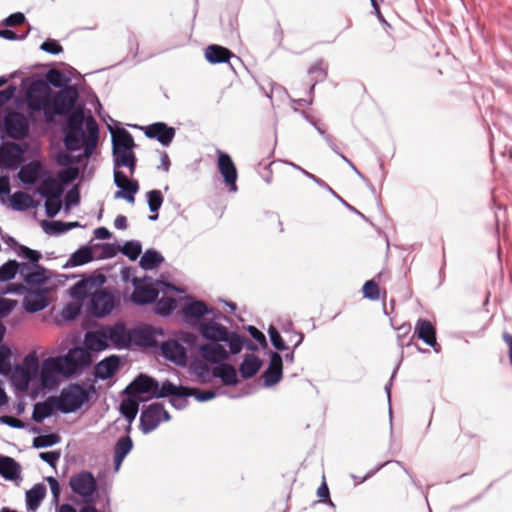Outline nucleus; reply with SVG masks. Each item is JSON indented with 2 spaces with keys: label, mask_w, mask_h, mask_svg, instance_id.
I'll list each match as a JSON object with an SVG mask.
<instances>
[{
  "label": "nucleus",
  "mask_w": 512,
  "mask_h": 512,
  "mask_svg": "<svg viewBox=\"0 0 512 512\" xmlns=\"http://www.w3.org/2000/svg\"><path fill=\"white\" fill-rule=\"evenodd\" d=\"M177 307L176 300L170 297H162L156 300L154 312L160 316L170 315Z\"/></svg>",
  "instance_id": "nucleus-43"
},
{
  "label": "nucleus",
  "mask_w": 512,
  "mask_h": 512,
  "mask_svg": "<svg viewBox=\"0 0 512 512\" xmlns=\"http://www.w3.org/2000/svg\"><path fill=\"white\" fill-rule=\"evenodd\" d=\"M10 201L14 210L25 211L31 207L32 198L25 192H15Z\"/></svg>",
  "instance_id": "nucleus-46"
},
{
  "label": "nucleus",
  "mask_w": 512,
  "mask_h": 512,
  "mask_svg": "<svg viewBox=\"0 0 512 512\" xmlns=\"http://www.w3.org/2000/svg\"><path fill=\"white\" fill-rule=\"evenodd\" d=\"M42 227L49 235H60L73 228L81 227V224L79 222L43 221Z\"/></svg>",
  "instance_id": "nucleus-40"
},
{
  "label": "nucleus",
  "mask_w": 512,
  "mask_h": 512,
  "mask_svg": "<svg viewBox=\"0 0 512 512\" xmlns=\"http://www.w3.org/2000/svg\"><path fill=\"white\" fill-rule=\"evenodd\" d=\"M92 357L88 350L83 348L70 349L66 355L48 357L43 360L40 370V383L44 389L55 388L59 377H70L76 372L89 367Z\"/></svg>",
  "instance_id": "nucleus-1"
},
{
  "label": "nucleus",
  "mask_w": 512,
  "mask_h": 512,
  "mask_svg": "<svg viewBox=\"0 0 512 512\" xmlns=\"http://www.w3.org/2000/svg\"><path fill=\"white\" fill-rule=\"evenodd\" d=\"M283 359L277 352H271L268 367L262 374L263 386L269 388L282 379Z\"/></svg>",
  "instance_id": "nucleus-15"
},
{
  "label": "nucleus",
  "mask_w": 512,
  "mask_h": 512,
  "mask_svg": "<svg viewBox=\"0 0 512 512\" xmlns=\"http://www.w3.org/2000/svg\"><path fill=\"white\" fill-rule=\"evenodd\" d=\"M262 366L261 359L254 354H246L239 366V372L242 378L249 379L255 376Z\"/></svg>",
  "instance_id": "nucleus-33"
},
{
  "label": "nucleus",
  "mask_w": 512,
  "mask_h": 512,
  "mask_svg": "<svg viewBox=\"0 0 512 512\" xmlns=\"http://www.w3.org/2000/svg\"><path fill=\"white\" fill-rule=\"evenodd\" d=\"M362 292L365 298L377 300L379 298V287L373 280L366 281L363 285Z\"/></svg>",
  "instance_id": "nucleus-56"
},
{
  "label": "nucleus",
  "mask_w": 512,
  "mask_h": 512,
  "mask_svg": "<svg viewBox=\"0 0 512 512\" xmlns=\"http://www.w3.org/2000/svg\"><path fill=\"white\" fill-rule=\"evenodd\" d=\"M218 161L217 166L219 173L222 175L229 191L235 193L237 191V169L229 154L217 150Z\"/></svg>",
  "instance_id": "nucleus-14"
},
{
  "label": "nucleus",
  "mask_w": 512,
  "mask_h": 512,
  "mask_svg": "<svg viewBox=\"0 0 512 512\" xmlns=\"http://www.w3.org/2000/svg\"><path fill=\"white\" fill-rule=\"evenodd\" d=\"M164 262V257L155 249H147L140 259V266L144 270H153Z\"/></svg>",
  "instance_id": "nucleus-41"
},
{
  "label": "nucleus",
  "mask_w": 512,
  "mask_h": 512,
  "mask_svg": "<svg viewBox=\"0 0 512 512\" xmlns=\"http://www.w3.org/2000/svg\"><path fill=\"white\" fill-rule=\"evenodd\" d=\"M62 184L55 178L48 177L41 181L36 192L41 197L47 198H60L63 193Z\"/></svg>",
  "instance_id": "nucleus-30"
},
{
  "label": "nucleus",
  "mask_w": 512,
  "mask_h": 512,
  "mask_svg": "<svg viewBox=\"0 0 512 512\" xmlns=\"http://www.w3.org/2000/svg\"><path fill=\"white\" fill-rule=\"evenodd\" d=\"M90 399V390L80 384H70L55 396L58 411L64 414L76 412Z\"/></svg>",
  "instance_id": "nucleus-6"
},
{
  "label": "nucleus",
  "mask_w": 512,
  "mask_h": 512,
  "mask_svg": "<svg viewBox=\"0 0 512 512\" xmlns=\"http://www.w3.org/2000/svg\"><path fill=\"white\" fill-rule=\"evenodd\" d=\"M162 391V383L146 375H138L125 389L130 397H138L141 394H148L151 398H158L156 394Z\"/></svg>",
  "instance_id": "nucleus-9"
},
{
  "label": "nucleus",
  "mask_w": 512,
  "mask_h": 512,
  "mask_svg": "<svg viewBox=\"0 0 512 512\" xmlns=\"http://www.w3.org/2000/svg\"><path fill=\"white\" fill-rule=\"evenodd\" d=\"M182 313L187 321H199L203 316L212 313V310L200 300H195L184 305Z\"/></svg>",
  "instance_id": "nucleus-31"
},
{
  "label": "nucleus",
  "mask_w": 512,
  "mask_h": 512,
  "mask_svg": "<svg viewBox=\"0 0 512 512\" xmlns=\"http://www.w3.org/2000/svg\"><path fill=\"white\" fill-rule=\"evenodd\" d=\"M132 284L134 286V291L131 294V301L133 303L146 305L157 300L159 292L152 287L143 286L140 278L134 277Z\"/></svg>",
  "instance_id": "nucleus-19"
},
{
  "label": "nucleus",
  "mask_w": 512,
  "mask_h": 512,
  "mask_svg": "<svg viewBox=\"0 0 512 512\" xmlns=\"http://www.w3.org/2000/svg\"><path fill=\"white\" fill-rule=\"evenodd\" d=\"M85 345L87 349L96 352L103 351L110 347L105 327L102 326L97 330L87 332L85 334Z\"/></svg>",
  "instance_id": "nucleus-24"
},
{
  "label": "nucleus",
  "mask_w": 512,
  "mask_h": 512,
  "mask_svg": "<svg viewBox=\"0 0 512 512\" xmlns=\"http://www.w3.org/2000/svg\"><path fill=\"white\" fill-rule=\"evenodd\" d=\"M133 448L130 436L121 437L114 446V471H119L125 457Z\"/></svg>",
  "instance_id": "nucleus-32"
},
{
  "label": "nucleus",
  "mask_w": 512,
  "mask_h": 512,
  "mask_svg": "<svg viewBox=\"0 0 512 512\" xmlns=\"http://www.w3.org/2000/svg\"><path fill=\"white\" fill-rule=\"evenodd\" d=\"M170 419L169 413L160 403H153L147 406L140 415V429L147 434L155 430L162 421Z\"/></svg>",
  "instance_id": "nucleus-8"
},
{
  "label": "nucleus",
  "mask_w": 512,
  "mask_h": 512,
  "mask_svg": "<svg viewBox=\"0 0 512 512\" xmlns=\"http://www.w3.org/2000/svg\"><path fill=\"white\" fill-rule=\"evenodd\" d=\"M111 142L113 168L126 167L133 174L136 169L137 160L133 152L135 142L131 133L124 128H119L112 133Z\"/></svg>",
  "instance_id": "nucleus-2"
},
{
  "label": "nucleus",
  "mask_w": 512,
  "mask_h": 512,
  "mask_svg": "<svg viewBox=\"0 0 512 512\" xmlns=\"http://www.w3.org/2000/svg\"><path fill=\"white\" fill-rule=\"evenodd\" d=\"M16 301L0 297V318L7 316L15 307Z\"/></svg>",
  "instance_id": "nucleus-64"
},
{
  "label": "nucleus",
  "mask_w": 512,
  "mask_h": 512,
  "mask_svg": "<svg viewBox=\"0 0 512 512\" xmlns=\"http://www.w3.org/2000/svg\"><path fill=\"white\" fill-rule=\"evenodd\" d=\"M84 110L81 107L75 108L72 111L65 123L64 130L65 136L63 139L64 146L69 151H78L82 148L83 142L86 139L83 130V124L86 123Z\"/></svg>",
  "instance_id": "nucleus-3"
},
{
  "label": "nucleus",
  "mask_w": 512,
  "mask_h": 512,
  "mask_svg": "<svg viewBox=\"0 0 512 512\" xmlns=\"http://www.w3.org/2000/svg\"><path fill=\"white\" fill-rule=\"evenodd\" d=\"M23 365L24 370H27L31 376L35 377L39 370V360L36 353L31 352L27 354L24 357Z\"/></svg>",
  "instance_id": "nucleus-55"
},
{
  "label": "nucleus",
  "mask_w": 512,
  "mask_h": 512,
  "mask_svg": "<svg viewBox=\"0 0 512 512\" xmlns=\"http://www.w3.org/2000/svg\"><path fill=\"white\" fill-rule=\"evenodd\" d=\"M139 185L138 182L133 180L130 181L125 190L117 191L114 195L116 199L123 198L129 203H133L135 201L134 195L138 192Z\"/></svg>",
  "instance_id": "nucleus-53"
},
{
  "label": "nucleus",
  "mask_w": 512,
  "mask_h": 512,
  "mask_svg": "<svg viewBox=\"0 0 512 512\" xmlns=\"http://www.w3.org/2000/svg\"><path fill=\"white\" fill-rule=\"evenodd\" d=\"M55 410H58L55 396H50L46 400L34 404L32 419L37 423H42L46 418L50 417Z\"/></svg>",
  "instance_id": "nucleus-28"
},
{
  "label": "nucleus",
  "mask_w": 512,
  "mask_h": 512,
  "mask_svg": "<svg viewBox=\"0 0 512 512\" xmlns=\"http://www.w3.org/2000/svg\"><path fill=\"white\" fill-rule=\"evenodd\" d=\"M120 251L130 260L135 261L142 252V245L137 240H130L120 247Z\"/></svg>",
  "instance_id": "nucleus-48"
},
{
  "label": "nucleus",
  "mask_w": 512,
  "mask_h": 512,
  "mask_svg": "<svg viewBox=\"0 0 512 512\" xmlns=\"http://www.w3.org/2000/svg\"><path fill=\"white\" fill-rule=\"evenodd\" d=\"M51 94L52 90L46 81L35 80L29 85L26 92V103L30 117L43 112L46 119V112L49 111L51 104Z\"/></svg>",
  "instance_id": "nucleus-4"
},
{
  "label": "nucleus",
  "mask_w": 512,
  "mask_h": 512,
  "mask_svg": "<svg viewBox=\"0 0 512 512\" xmlns=\"http://www.w3.org/2000/svg\"><path fill=\"white\" fill-rule=\"evenodd\" d=\"M162 355L169 361L184 366L187 362V352L183 345L176 340H168L161 345Z\"/></svg>",
  "instance_id": "nucleus-20"
},
{
  "label": "nucleus",
  "mask_w": 512,
  "mask_h": 512,
  "mask_svg": "<svg viewBox=\"0 0 512 512\" xmlns=\"http://www.w3.org/2000/svg\"><path fill=\"white\" fill-rule=\"evenodd\" d=\"M46 481L49 484V487H50V490H51V493H52V497H53V502H54L55 505H58L59 498H60V485H59V482L53 476L47 477Z\"/></svg>",
  "instance_id": "nucleus-62"
},
{
  "label": "nucleus",
  "mask_w": 512,
  "mask_h": 512,
  "mask_svg": "<svg viewBox=\"0 0 512 512\" xmlns=\"http://www.w3.org/2000/svg\"><path fill=\"white\" fill-rule=\"evenodd\" d=\"M79 175V170L77 167H67L65 170H62L58 173L59 182L62 184H68L77 179Z\"/></svg>",
  "instance_id": "nucleus-57"
},
{
  "label": "nucleus",
  "mask_w": 512,
  "mask_h": 512,
  "mask_svg": "<svg viewBox=\"0 0 512 512\" xmlns=\"http://www.w3.org/2000/svg\"><path fill=\"white\" fill-rule=\"evenodd\" d=\"M44 207L48 217H55L61 209L60 198H47Z\"/></svg>",
  "instance_id": "nucleus-58"
},
{
  "label": "nucleus",
  "mask_w": 512,
  "mask_h": 512,
  "mask_svg": "<svg viewBox=\"0 0 512 512\" xmlns=\"http://www.w3.org/2000/svg\"><path fill=\"white\" fill-rule=\"evenodd\" d=\"M60 441L61 437L56 433L39 435L33 439V447L36 449L47 448L58 444Z\"/></svg>",
  "instance_id": "nucleus-47"
},
{
  "label": "nucleus",
  "mask_w": 512,
  "mask_h": 512,
  "mask_svg": "<svg viewBox=\"0 0 512 512\" xmlns=\"http://www.w3.org/2000/svg\"><path fill=\"white\" fill-rule=\"evenodd\" d=\"M119 304V298L106 290H98L90 299V313L98 318L109 315Z\"/></svg>",
  "instance_id": "nucleus-11"
},
{
  "label": "nucleus",
  "mask_w": 512,
  "mask_h": 512,
  "mask_svg": "<svg viewBox=\"0 0 512 512\" xmlns=\"http://www.w3.org/2000/svg\"><path fill=\"white\" fill-rule=\"evenodd\" d=\"M106 282L103 274L91 275L75 283L70 288V295L73 299L83 300L87 297H93L99 288Z\"/></svg>",
  "instance_id": "nucleus-13"
},
{
  "label": "nucleus",
  "mask_w": 512,
  "mask_h": 512,
  "mask_svg": "<svg viewBox=\"0 0 512 512\" xmlns=\"http://www.w3.org/2000/svg\"><path fill=\"white\" fill-rule=\"evenodd\" d=\"M80 202L79 191L76 186L70 189L65 195V207L70 209L73 206L78 205Z\"/></svg>",
  "instance_id": "nucleus-61"
},
{
  "label": "nucleus",
  "mask_w": 512,
  "mask_h": 512,
  "mask_svg": "<svg viewBox=\"0 0 512 512\" xmlns=\"http://www.w3.org/2000/svg\"><path fill=\"white\" fill-rule=\"evenodd\" d=\"M3 129L10 138L21 140L29 133V122L22 113L9 111L3 118Z\"/></svg>",
  "instance_id": "nucleus-10"
},
{
  "label": "nucleus",
  "mask_w": 512,
  "mask_h": 512,
  "mask_svg": "<svg viewBox=\"0 0 512 512\" xmlns=\"http://www.w3.org/2000/svg\"><path fill=\"white\" fill-rule=\"evenodd\" d=\"M48 85H52L56 88H63L68 82V78L59 70H50L47 75Z\"/></svg>",
  "instance_id": "nucleus-54"
},
{
  "label": "nucleus",
  "mask_w": 512,
  "mask_h": 512,
  "mask_svg": "<svg viewBox=\"0 0 512 512\" xmlns=\"http://www.w3.org/2000/svg\"><path fill=\"white\" fill-rule=\"evenodd\" d=\"M45 289L28 290L23 299V307L27 312L35 313L48 306Z\"/></svg>",
  "instance_id": "nucleus-21"
},
{
  "label": "nucleus",
  "mask_w": 512,
  "mask_h": 512,
  "mask_svg": "<svg viewBox=\"0 0 512 512\" xmlns=\"http://www.w3.org/2000/svg\"><path fill=\"white\" fill-rule=\"evenodd\" d=\"M414 334L417 335L426 345L435 348L437 345L436 329L434 325L426 319H418L415 324Z\"/></svg>",
  "instance_id": "nucleus-25"
},
{
  "label": "nucleus",
  "mask_w": 512,
  "mask_h": 512,
  "mask_svg": "<svg viewBox=\"0 0 512 512\" xmlns=\"http://www.w3.org/2000/svg\"><path fill=\"white\" fill-rule=\"evenodd\" d=\"M10 374L12 384L22 392L28 390L31 381L34 378L27 370H24L21 365H15L13 370L11 369Z\"/></svg>",
  "instance_id": "nucleus-36"
},
{
  "label": "nucleus",
  "mask_w": 512,
  "mask_h": 512,
  "mask_svg": "<svg viewBox=\"0 0 512 512\" xmlns=\"http://www.w3.org/2000/svg\"><path fill=\"white\" fill-rule=\"evenodd\" d=\"M11 350L7 346H0V374L7 376L11 372Z\"/></svg>",
  "instance_id": "nucleus-52"
},
{
  "label": "nucleus",
  "mask_w": 512,
  "mask_h": 512,
  "mask_svg": "<svg viewBox=\"0 0 512 512\" xmlns=\"http://www.w3.org/2000/svg\"><path fill=\"white\" fill-rule=\"evenodd\" d=\"M93 251L89 246H82L71 254L64 268L78 267L93 261Z\"/></svg>",
  "instance_id": "nucleus-35"
},
{
  "label": "nucleus",
  "mask_w": 512,
  "mask_h": 512,
  "mask_svg": "<svg viewBox=\"0 0 512 512\" xmlns=\"http://www.w3.org/2000/svg\"><path fill=\"white\" fill-rule=\"evenodd\" d=\"M40 49L52 55H58L63 51L62 46L56 40L53 39H48L44 41L41 44Z\"/></svg>",
  "instance_id": "nucleus-59"
},
{
  "label": "nucleus",
  "mask_w": 512,
  "mask_h": 512,
  "mask_svg": "<svg viewBox=\"0 0 512 512\" xmlns=\"http://www.w3.org/2000/svg\"><path fill=\"white\" fill-rule=\"evenodd\" d=\"M202 357L210 363H220L227 360L228 352L218 342L204 344L200 347Z\"/></svg>",
  "instance_id": "nucleus-27"
},
{
  "label": "nucleus",
  "mask_w": 512,
  "mask_h": 512,
  "mask_svg": "<svg viewBox=\"0 0 512 512\" xmlns=\"http://www.w3.org/2000/svg\"><path fill=\"white\" fill-rule=\"evenodd\" d=\"M78 98L79 93L75 86H64L56 93L54 98L51 97L49 111L46 112V122H54L56 116H69L75 110L74 107Z\"/></svg>",
  "instance_id": "nucleus-5"
},
{
  "label": "nucleus",
  "mask_w": 512,
  "mask_h": 512,
  "mask_svg": "<svg viewBox=\"0 0 512 512\" xmlns=\"http://www.w3.org/2000/svg\"><path fill=\"white\" fill-rule=\"evenodd\" d=\"M108 337L109 345L117 349L126 348L132 342L131 331L123 324L104 326Z\"/></svg>",
  "instance_id": "nucleus-17"
},
{
  "label": "nucleus",
  "mask_w": 512,
  "mask_h": 512,
  "mask_svg": "<svg viewBox=\"0 0 512 512\" xmlns=\"http://www.w3.org/2000/svg\"><path fill=\"white\" fill-rule=\"evenodd\" d=\"M69 486L75 494L83 498L85 505H92L97 481L91 472L84 470L71 476Z\"/></svg>",
  "instance_id": "nucleus-7"
},
{
  "label": "nucleus",
  "mask_w": 512,
  "mask_h": 512,
  "mask_svg": "<svg viewBox=\"0 0 512 512\" xmlns=\"http://www.w3.org/2000/svg\"><path fill=\"white\" fill-rule=\"evenodd\" d=\"M45 268L43 266H39L36 270H34L31 274L27 275V277L23 280L28 290H36L40 289L42 285H44L48 278L45 275Z\"/></svg>",
  "instance_id": "nucleus-42"
},
{
  "label": "nucleus",
  "mask_w": 512,
  "mask_h": 512,
  "mask_svg": "<svg viewBox=\"0 0 512 512\" xmlns=\"http://www.w3.org/2000/svg\"><path fill=\"white\" fill-rule=\"evenodd\" d=\"M19 271V262L16 260H8L0 266V282H8L12 280Z\"/></svg>",
  "instance_id": "nucleus-44"
},
{
  "label": "nucleus",
  "mask_w": 512,
  "mask_h": 512,
  "mask_svg": "<svg viewBox=\"0 0 512 512\" xmlns=\"http://www.w3.org/2000/svg\"><path fill=\"white\" fill-rule=\"evenodd\" d=\"M20 464L9 456H0V475L6 480H15L20 477Z\"/></svg>",
  "instance_id": "nucleus-34"
},
{
  "label": "nucleus",
  "mask_w": 512,
  "mask_h": 512,
  "mask_svg": "<svg viewBox=\"0 0 512 512\" xmlns=\"http://www.w3.org/2000/svg\"><path fill=\"white\" fill-rule=\"evenodd\" d=\"M308 74L311 76V80L313 84L310 88V93H312L315 85L318 82L323 81L327 77V69L324 67L323 60H318L309 70Z\"/></svg>",
  "instance_id": "nucleus-45"
},
{
  "label": "nucleus",
  "mask_w": 512,
  "mask_h": 512,
  "mask_svg": "<svg viewBox=\"0 0 512 512\" xmlns=\"http://www.w3.org/2000/svg\"><path fill=\"white\" fill-rule=\"evenodd\" d=\"M246 341V338L243 336H240L239 334L235 332H229L227 331L226 339L222 340V342H226L229 345L230 352L232 354H238L243 347L244 342Z\"/></svg>",
  "instance_id": "nucleus-49"
},
{
  "label": "nucleus",
  "mask_w": 512,
  "mask_h": 512,
  "mask_svg": "<svg viewBox=\"0 0 512 512\" xmlns=\"http://www.w3.org/2000/svg\"><path fill=\"white\" fill-rule=\"evenodd\" d=\"M271 344L277 349V350H284L286 349V345L280 335V333L277 331V329L273 326H270L268 330Z\"/></svg>",
  "instance_id": "nucleus-60"
},
{
  "label": "nucleus",
  "mask_w": 512,
  "mask_h": 512,
  "mask_svg": "<svg viewBox=\"0 0 512 512\" xmlns=\"http://www.w3.org/2000/svg\"><path fill=\"white\" fill-rule=\"evenodd\" d=\"M46 496V487L36 484L26 492V506L30 511H35Z\"/></svg>",
  "instance_id": "nucleus-38"
},
{
  "label": "nucleus",
  "mask_w": 512,
  "mask_h": 512,
  "mask_svg": "<svg viewBox=\"0 0 512 512\" xmlns=\"http://www.w3.org/2000/svg\"><path fill=\"white\" fill-rule=\"evenodd\" d=\"M120 360L116 355L106 357L96 364L94 376L98 379L106 380L111 378L119 368Z\"/></svg>",
  "instance_id": "nucleus-26"
},
{
  "label": "nucleus",
  "mask_w": 512,
  "mask_h": 512,
  "mask_svg": "<svg viewBox=\"0 0 512 512\" xmlns=\"http://www.w3.org/2000/svg\"><path fill=\"white\" fill-rule=\"evenodd\" d=\"M199 331L202 337L207 340L222 342L226 339L228 329L213 320H209L200 324Z\"/></svg>",
  "instance_id": "nucleus-22"
},
{
  "label": "nucleus",
  "mask_w": 512,
  "mask_h": 512,
  "mask_svg": "<svg viewBox=\"0 0 512 512\" xmlns=\"http://www.w3.org/2000/svg\"><path fill=\"white\" fill-rule=\"evenodd\" d=\"M232 53L219 45H210L206 48L205 58L209 63L218 64L228 62Z\"/></svg>",
  "instance_id": "nucleus-39"
},
{
  "label": "nucleus",
  "mask_w": 512,
  "mask_h": 512,
  "mask_svg": "<svg viewBox=\"0 0 512 512\" xmlns=\"http://www.w3.org/2000/svg\"><path fill=\"white\" fill-rule=\"evenodd\" d=\"M86 131L87 136L82 147L84 148V156L89 158L94 152L99 139L98 124L92 116H88L86 119Z\"/></svg>",
  "instance_id": "nucleus-23"
},
{
  "label": "nucleus",
  "mask_w": 512,
  "mask_h": 512,
  "mask_svg": "<svg viewBox=\"0 0 512 512\" xmlns=\"http://www.w3.org/2000/svg\"><path fill=\"white\" fill-rule=\"evenodd\" d=\"M120 411L122 415L131 424L138 413V403L132 400H123L120 404Z\"/></svg>",
  "instance_id": "nucleus-50"
},
{
  "label": "nucleus",
  "mask_w": 512,
  "mask_h": 512,
  "mask_svg": "<svg viewBox=\"0 0 512 512\" xmlns=\"http://www.w3.org/2000/svg\"><path fill=\"white\" fill-rule=\"evenodd\" d=\"M175 129L164 122H156L145 127L147 138L156 139L163 146H169L175 137Z\"/></svg>",
  "instance_id": "nucleus-16"
},
{
  "label": "nucleus",
  "mask_w": 512,
  "mask_h": 512,
  "mask_svg": "<svg viewBox=\"0 0 512 512\" xmlns=\"http://www.w3.org/2000/svg\"><path fill=\"white\" fill-rule=\"evenodd\" d=\"M19 257L27 259L29 262H19V271L18 274L24 280L27 275L31 274L34 270H36L40 265L38 264L41 259V253L39 251L30 249L27 246L19 245V250L17 252Z\"/></svg>",
  "instance_id": "nucleus-18"
},
{
  "label": "nucleus",
  "mask_w": 512,
  "mask_h": 512,
  "mask_svg": "<svg viewBox=\"0 0 512 512\" xmlns=\"http://www.w3.org/2000/svg\"><path fill=\"white\" fill-rule=\"evenodd\" d=\"M213 375L220 378L228 386H235L238 383L236 369L230 364H219L213 369Z\"/></svg>",
  "instance_id": "nucleus-37"
},
{
  "label": "nucleus",
  "mask_w": 512,
  "mask_h": 512,
  "mask_svg": "<svg viewBox=\"0 0 512 512\" xmlns=\"http://www.w3.org/2000/svg\"><path fill=\"white\" fill-rule=\"evenodd\" d=\"M43 172V167L38 161H31L26 165H23L19 172V180L26 185H34L40 178Z\"/></svg>",
  "instance_id": "nucleus-29"
},
{
  "label": "nucleus",
  "mask_w": 512,
  "mask_h": 512,
  "mask_svg": "<svg viewBox=\"0 0 512 512\" xmlns=\"http://www.w3.org/2000/svg\"><path fill=\"white\" fill-rule=\"evenodd\" d=\"M147 203L151 213H157L161 208L164 197L160 190H151L147 192Z\"/></svg>",
  "instance_id": "nucleus-51"
},
{
  "label": "nucleus",
  "mask_w": 512,
  "mask_h": 512,
  "mask_svg": "<svg viewBox=\"0 0 512 512\" xmlns=\"http://www.w3.org/2000/svg\"><path fill=\"white\" fill-rule=\"evenodd\" d=\"M192 395V389L184 386H177L172 382L166 380L162 382V391L156 394L157 397H170V404L182 410L188 406V397Z\"/></svg>",
  "instance_id": "nucleus-12"
},
{
  "label": "nucleus",
  "mask_w": 512,
  "mask_h": 512,
  "mask_svg": "<svg viewBox=\"0 0 512 512\" xmlns=\"http://www.w3.org/2000/svg\"><path fill=\"white\" fill-rule=\"evenodd\" d=\"M113 176H114V184L116 187L122 189V190H125L128 183L130 181H128V177L127 175H125L122 171H120L119 169H115L113 168Z\"/></svg>",
  "instance_id": "nucleus-63"
}]
</instances>
